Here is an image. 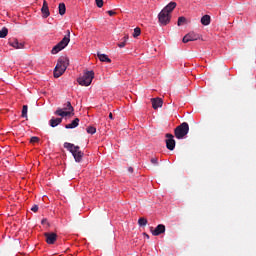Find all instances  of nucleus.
<instances>
[{"instance_id":"nucleus-13","label":"nucleus","mask_w":256,"mask_h":256,"mask_svg":"<svg viewBox=\"0 0 256 256\" xmlns=\"http://www.w3.org/2000/svg\"><path fill=\"white\" fill-rule=\"evenodd\" d=\"M151 102L153 109H159V107H163V99L161 98H152Z\"/></svg>"},{"instance_id":"nucleus-9","label":"nucleus","mask_w":256,"mask_h":256,"mask_svg":"<svg viewBox=\"0 0 256 256\" xmlns=\"http://www.w3.org/2000/svg\"><path fill=\"white\" fill-rule=\"evenodd\" d=\"M166 147L167 149H169V151H173V149H175V139L173 134H166Z\"/></svg>"},{"instance_id":"nucleus-16","label":"nucleus","mask_w":256,"mask_h":256,"mask_svg":"<svg viewBox=\"0 0 256 256\" xmlns=\"http://www.w3.org/2000/svg\"><path fill=\"white\" fill-rule=\"evenodd\" d=\"M62 122H63V118H52L49 121V125L50 127H57V125H61Z\"/></svg>"},{"instance_id":"nucleus-10","label":"nucleus","mask_w":256,"mask_h":256,"mask_svg":"<svg viewBox=\"0 0 256 256\" xmlns=\"http://www.w3.org/2000/svg\"><path fill=\"white\" fill-rule=\"evenodd\" d=\"M197 39H199V35L195 34V32H190L183 37L182 41L183 43H189V41H197Z\"/></svg>"},{"instance_id":"nucleus-20","label":"nucleus","mask_w":256,"mask_h":256,"mask_svg":"<svg viewBox=\"0 0 256 256\" xmlns=\"http://www.w3.org/2000/svg\"><path fill=\"white\" fill-rule=\"evenodd\" d=\"M64 111H67L68 113H70L71 115H74L73 111H75V109L73 108V106L71 105V102H67L65 104V107L63 108Z\"/></svg>"},{"instance_id":"nucleus-32","label":"nucleus","mask_w":256,"mask_h":256,"mask_svg":"<svg viewBox=\"0 0 256 256\" xmlns=\"http://www.w3.org/2000/svg\"><path fill=\"white\" fill-rule=\"evenodd\" d=\"M31 211H33L34 213H37L39 211V206L38 205L32 206Z\"/></svg>"},{"instance_id":"nucleus-4","label":"nucleus","mask_w":256,"mask_h":256,"mask_svg":"<svg viewBox=\"0 0 256 256\" xmlns=\"http://www.w3.org/2000/svg\"><path fill=\"white\" fill-rule=\"evenodd\" d=\"M93 79H95V72L93 70L86 71L82 77L77 79L79 85L82 87H89L91 83H93Z\"/></svg>"},{"instance_id":"nucleus-29","label":"nucleus","mask_w":256,"mask_h":256,"mask_svg":"<svg viewBox=\"0 0 256 256\" xmlns=\"http://www.w3.org/2000/svg\"><path fill=\"white\" fill-rule=\"evenodd\" d=\"M30 143H39V137H37V136L31 137Z\"/></svg>"},{"instance_id":"nucleus-5","label":"nucleus","mask_w":256,"mask_h":256,"mask_svg":"<svg viewBox=\"0 0 256 256\" xmlns=\"http://www.w3.org/2000/svg\"><path fill=\"white\" fill-rule=\"evenodd\" d=\"M189 133V123L183 122L174 129L176 139H184Z\"/></svg>"},{"instance_id":"nucleus-35","label":"nucleus","mask_w":256,"mask_h":256,"mask_svg":"<svg viewBox=\"0 0 256 256\" xmlns=\"http://www.w3.org/2000/svg\"><path fill=\"white\" fill-rule=\"evenodd\" d=\"M109 119H113V113H109Z\"/></svg>"},{"instance_id":"nucleus-12","label":"nucleus","mask_w":256,"mask_h":256,"mask_svg":"<svg viewBox=\"0 0 256 256\" xmlns=\"http://www.w3.org/2000/svg\"><path fill=\"white\" fill-rule=\"evenodd\" d=\"M41 12H42V17L44 19H47V17L51 15V13L49 12V4L45 0L43 1Z\"/></svg>"},{"instance_id":"nucleus-1","label":"nucleus","mask_w":256,"mask_h":256,"mask_svg":"<svg viewBox=\"0 0 256 256\" xmlns=\"http://www.w3.org/2000/svg\"><path fill=\"white\" fill-rule=\"evenodd\" d=\"M67 67H69V58L65 56L60 57L54 69L55 79H59V77H61V75L67 71Z\"/></svg>"},{"instance_id":"nucleus-2","label":"nucleus","mask_w":256,"mask_h":256,"mask_svg":"<svg viewBox=\"0 0 256 256\" xmlns=\"http://www.w3.org/2000/svg\"><path fill=\"white\" fill-rule=\"evenodd\" d=\"M64 149H67V151H69L73 155L76 163H81V161H83L84 153L81 151V148L79 146H75V144L65 142Z\"/></svg>"},{"instance_id":"nucleus-36","label":"nucleus","mask_w":256,"mask_h":256,"mask_svg":"<svg viewBox=\"0 0 256 256\" xmlns=\"http://www.w3.org/2000/svg\"><path fill=\"white\" fill-rule=\"evenodd\" d=\"M145 237H147L149 239V234L147 233H144Z\"/></svg>"},{"instance_id":"nucleus-6","label":"nucleus","mask_w":256,"mask_h":256,"mask_svg":"<svg viewBox=\"0 0 256 256\" xmlns=\"http://www.w3.org/2000/svg\"><path fill=\"white\" fill-rule=\"evenodd\" d=\"M158 20L161 25H167L171 21V14L162 10L158 15Z\"/></svg>"},{"instance_id":"nucleus-22","label":"nucleus","mask_w":256,"mask_h":256,"mask_svg":"<svg viewBox=\"0 0 256 256\" xmlns=\"http://www.w3.org/2000/svg\"><path fill=\"white\" fill-rule=\"evenodd\" d=\"M59 15H65L67 8L65 7V3H60L58 6Z\"/></svg>"},{"instance_id":"nucleus-11","label":"nucleus","mask_w":256,"mask_h":256,"mask_svg":"<svg viewBox=\"0 0 256 256\" xmlns=\"http://www.w3.org/2000/svg\"><path fill=\"white\" fill-rule=\"evenodd\" d=\"M151 233L154 237H159L162 233H165V225L159 224L154 230L151 228Z\"/></svg>"},{"instance_id":"nucleus-19","label":"nucleus","mask_w":256,"mask_h":256,"mask_svg":"<svg viewBox=\"0 0 256 256\" xmlns=\"http://www.w3.org/2000/svg\"><path fill=\"white\" fill-rule=\"evenodd\" d=\"M201 23H202L204 26L210 25V24H211V16H209V15H204V16L201 18Z\"/></svg>"},{"instance_id":"nucleus-30","label":"nucleus","mask_w":256,"mask_h":256,"mask_svg":"<svg viewBox=\"0 0 256 256\" xmlns=\"http://www.w3.org/2000/svg\"><path fill=\"white\" fill-rule=\"evenodd\" d=\"M95 3L99 9H101V7H103V0H95Z\"/></svg>"},{"instance_id":"nucleus-23","label":"nucleus","mask_w":256,"mask_h":256,"mask_svg":"<svg viewBox=\"0 0 256 256\" xmlns=\"http://www.w3.org/2000/svg\"><path fill=\"white\" fill-rule=\"evenodd\" d=\"M127 41H129L128 35L124 36L123 41L118 43V47H120V49H123V47H125V45L127 44Z\"/></svg>"},{"instance_id":"nucleus-26","label":"nucleus","mask_w":256,"mask_h":256,"mask_svg":"<svg viewBox=\"0 0 256 256\" xmlns=\"http://www.w3.org/2000/svg\"><path fill=\"white\" fill-rule=\"evenodd\" d=\"M184 23H187V18H185L183 16L179 17L178 22H177L178 27H181V25H183Z\"/></svg>"},{"instance_id":"nucleus-15","label":"nucleus","mask_w":256,"mask_h":256,"mask_svg":"<svg viewBox=\"0 0 256 256\" xmlns=\"http://www.w3.org/2000/svg\"><path fill=\"white\" fill-rule=\"evenodd\" d=\"M97 57L100 61H102V63H111L109 56L106 54H101V52H98Z\"/></svg>"},{"instance_id":"nucleus-18","label":"nucleus","mask_w":256,"mask_h":256,"mask_svg":"<svg viewBox=\"0 0 256 256\" xmlns=\"http://www.w3.org/2000/svg\"><path fill=\"white\" fill-rule=\"evenodd\" d=\"M75 127H79V118H75L70 124L65 126L66 129H75Z\"/></svg>"},{"instance_id":"nucleus-8","label":"nucleus","mask_w":256,"mask_h":256,"mask_svg":"<svg viewBox=\"0 0 256 256\" xmlns=\"http://www.w3.org/2000/svg\"><path fill=\"white\" fill-rule=\"evenodd\" d=\"M8 44L10 45V47H13L14 49H24L25 48V44L23 42H19V40H17L16 38H10L8 40Z\"/></svg>"},{"instance_id":"nucleus-34","label":"nucleus","mask_w":256,"mask_h":256,"mask_svg":"<svg viewBox=\"0 0 256 256\" xmlns=\"http://www.w3.org/2000/svg\"><path fill=\"white\" fill-rule=\"evenodd\" d=\"M128 171H129L130 173H133V167H129V168H128Z\"/></svg>"},{"instance_id":"nucleus-27","label":"nucleus","mask_w":256,"mask_h":256,"mask_svg":"<svg viewBox=\"0 0 256 256\" xmlns=\"http://www.w3.org/2000/svg\"><path fill=\"white\" fill-rule=\"evenodd\" d=\"M138 225L140 227H145V225H147V219L146 218H139Z\"/></svg>"},{"instance_id":"nucleus-7","label":"nucleus","mask_w":256,"mask_h":256,"mask_svg":"<svg viewBox=\"0 0 256 256\" xmlns=\"http://www.w3.org/2000/svg\"><path fill=\"white\" fill-rule=\"evenodd\" d=\"M44 237L48 245H54L55 241H57V234L55 232H46Z\"/></svg>"},{"instance_id":"nucleus-28","label":"nucleus","mask_w":256,"mask_h":256,"mask_svg":"<svg viewBox=\"0 0 256 256\" xmlns=\"http://www.w3.org/2000/svg\"><path fill=\"white\" fill-rule=\"evenodd\" d=\"M139 35H141V28L136 27L134 29L133 37L137 38V37H139Z\"/></svg>"},{"instance_id":"nucleus-24","label":"nucleus","mask_w":256,"mask_h":256,"mask_svg":"<svg viewBox=\"0 0 256 256\" xmlns=\"http://www.w3.org/2000/svg\"><path fill=\"white\" fill-rule=\"evenodd\" d=\"M28 106L27 105H24L23 107H22V115H21V117H23L24 119H27L28 118V116H27V111H28Z\"/></svg>"},{"instance_id":"nucleus-37","label":"nucleus","mask_w":256,"mask_h":256,"mask_svg":"<svg viewBox=\"0 0 256 256\" xmlns=\"http://www.w3.org/2000/svg\"><path fill=\"white\" fill-rule=\"evenodd\" d=\"M45 221H47V220H42V224H44V223H45Z\"/></svg>"},{"instance_id":"nucleus-25","label":"nucleus","mask_w":256,"mask_h":256,"mask_svg":"<svg viewBox=\"0 0 256 256\" xmlns=\"http://www.w3.org/2000/svg\"><path fill=\"white\" fill-rule=\"evenodd\" d=\"M87 133H89L90 135H95V133H97V129L93 126H89L87 129H86Z\"/></svg>"},{"instance_id":"nucleus-21","label":"nucleus","mask_w":256,"mask_h":256,"mask_svg":"<svg viewBox=\"0 0 256 256\" xmlns=\"http://www.w3.org/2000/svg\"><path fill=\"white\" fill-rule=\"evenodd\" d=\"M8 34H9V29H7V27H3L0 30V39H5V37H7Z\"/></svg>"},{"instance_id":"nucleus-14","label":"nucleus","mask_w":256,"mask_h":256,"mask_svg":"<svg viewBox=\"0 0 256 256\" xmlns=\"http://www.w3.org/2000/svg\"><path fill=\"white\" fill-rule=\"evenodd\" d=\"M175 7H177V3L176 2H170L166 7H164V10L166 13H168V15H171L172 11L175 9Z\"/></svg>"},{"instance_id":"nucleus-33","label":"nucleus","mask_w":256,"mask_h":256,"mask_svg":"<svg viewBox=\"0 0 256 256\" xmlns=\"http://www.w3.org/2000/svg\"><path fill=\"white\" fill-rule=\"evenodd\" d=\"M107 13L110 17H113V15H115V11L113 10H109Z\"/></svg>"},{"instance_id":"nucleus-17","label":"nucleus","mask_w":256,"mask_h":256,"mask_svg":"<svg viewBox=\"0 0 256 256\" xmlns=\"http://www.w3.org/2000/svg\"><path fill=\"white\" fill-rule=\"evenodd\" d=\"M55 115H59V117H69V115H71V112H68L62 108L56 110Z\"/></svg>"},{"instance_id":"nucleus-31","label":"nucleus","mask_w":256,"mask_h":256,"mask_svg":"<svg viewBox=\"0 0 256 256\" xmlns=\"http://www.w3.org/2000/svg\"><path fill=\"white\" fill-rule=\"evenodd\" d=\"M151 163L153 165H158L159 164V160L155 157V158H151Z\"/></svg>"},{"instance_id":"nucleus-3","label":"nucleus","mask_w":256,"mask_h":256,"mask_svg":"<svg viewBox=\"0 0 256 256\" xmlns=\"http://www.w3.org/2000/svg\"><path fill=\"white\" fill-rule=\"evenodd\" d=\"M71 41V31L67 30V35L64 36V38L52 48V55H57L59 51H63L65 47L69 45V42Z\"/></svg>"}]
</instances>
